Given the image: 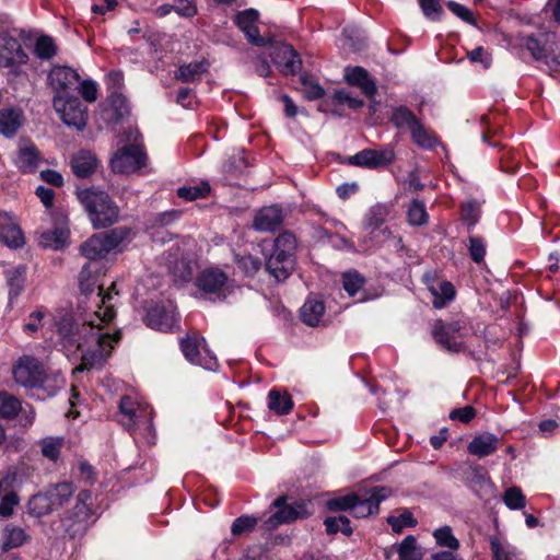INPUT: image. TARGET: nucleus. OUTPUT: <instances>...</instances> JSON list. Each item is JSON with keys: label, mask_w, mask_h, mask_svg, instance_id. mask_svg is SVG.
<instances>
[{"label": "nucleus", "mask_w": 560, "mask_h": 560, "mask_svg": "<svg viewBox=\"0 0 560 560\" xmlns=\"http://www.w3.org/2000/svg\"><path fill=\"white\" fill-rule=\"evenodd\" d=\"M75 196L94 229H107L118 222L119 207L106 191L95 187H78Z\"/></svg>", "instance_id": "1"}, {"label": "nucleus", "mask_w": 560, "mask_h": 560, "mask_svg": "<svg viewBox=\"0 0 560 560\" xmlns=\"http://www.w3.org/2000/svg\"><path fill=\"white\" fill-rule=\"evenodd\" d=\"M100 326H91L90 334L82 340V348H77L81 352V364L78 371L92 370L101 366L110 355L114 345L121 339V331L116 330L113 335L101 331Z\"/></svg>", "instance_id": "2"}, {"label": "nucleus", "mask_w": 560, "mask_h": 560, "mask_svg": "<svg viewBox=\"0 0 560 560\" xmlns=\"http://www.w3.org/2000/svg\"><path fill=\"white\" fill-rule=\"evenodd\" d=\"M101 275H105L103 266H97L96 262H86L82 267L79 276V287L84 295L93 293L97 288V298L100 299V303L97 304L95 315L102 323H110L116 316V311L114 306L109 304V301L112 300L113 294H118V291H116L115 282L110 284L107 291H104L103 283H98Z\"/></svg>", "instance_id": "3"}, {"label": "nucleus", "mask_w": 560, "mask_h": 560, "mask_svg": "<svg viewBox=\"0 0 560 560\" xmlns=\"http://www.w3.org/2000/svg\"><path fill=\"white\" fill-rule=\"evenodd\" d=\"M97 518L93 493L84 489L77 494L75 503L61 518V525L70 538H77L83 536Z\"/></svg>", "instance_id": "4"}, {"label": "nucleus", "mask_w": 560, "mask_h": 560, "mask_svg": "<svg viewBox=\"0 0 560 560\" xmlns=\"http://www.w3.org/2000/svg\"><path fill=\"white\" fill-rule=\"evenodd\" d=\"M288 500L289 497L287 494H281L270 503L269 511L275 510V512L269 517L261 521L260 527L262 530L273 532L280 525L291 524L298 520H305L313 514L310 501L301 499L289 504Z\"/></svg>", "instance_id": "5"}, {"label": "nucleus", "mask_w": 560, "mask_h": 560, "mask_svg": "<svg viewBox=\"0 0 560 560\" xmlns=\"http://www.w3.org/2000/svg\"><path fill=\"white\" fill-rule=\"evenodd\" d=\"M434 341L444 350L452 353L465 351L463 340L466 336V323L460 319L444 322L441 318L434 320L431 329Z\"/></svg>", "instance_id": "6"}, {"label": "nucleus", "mask_w": 560, "mask_h": 560, "mask_svg": "<svg viewBox=\"0 0 560 560\" xmlns=\"http://www.w3.org/2000/svg\"><path fill=\"white\" fill-rule=\"evenodd\" d=\"M143 312V323L153 330L171 332L178 326L176 306L170 301H150L144 305Z\"/></svg>", "instance_id": "7"}, {"label": "nucleus", "mask_w": 560, "mask_h": 560, "mask_svg": "<svg viewBox=\"0 0 560 560\" xmlns=\"http://www.w3.org/2000/svg\"><path fill=\"white\" fill-rule=\"evenodd\" d=\"M52 106L67 126L74 127L77 130H83L86 126L88 108L78 94L54 96Z\"/></svg>", "instance_id": "8"}, {"label": "nucleus", "mask_w": 560, "mask_h": 560, "mask_svg": "<svg viewBox=\"0 0 560 560\" xmlns=\"http://www.w3.org/2000/svg\"><path fill=\"white\" fill-rule=\"evenodd\" d=\"M14 381L26 388H40L46 381L43 363L33 355H22L13 365Z\"/></svg>", "instance_id": "9"}, {"label": "nucleus", "mask_w": 560, "mask_h": 560, "mask_svg": "<svg viewBox=\"0 0 560 560\" xmlns=\"http://www.w3.org/2000/svg\"><path fill=\"white\" fill-rule=\"evenodd\" d=\"M228 284V275L218 267L201 270L195 279L196 288L211 300L224 301L230 293Z\"/></svg>", "instance_id": "10"}, {"label": "nucleus", "mask_w": 560, "mask_h": 560, "mask_svg": "<svg viewBox=\"0 0 560 560\" xmlns=\"http://www.w3.org/2000/svg\"><path fill=\"white\" fill-rule=\"evenodd\" d=\"M179 349L184 358L194 365L212 370V366L217 364L215 357L206 349V339L196 331L179 338Z\"/></svg>", "instance_id": "11"}, {"label": "nucleus", "mask_w": 560, "mask_h": 560, "mask_svg": "<svg viewBox=\"0 0 560 560\" xmlns=\"http://www.w3.org/2000/svg\"><path fill=\"white\" fill-rule=\"evenodd\" d=\"M147 153L138 144H127L118 149L110 159V168L116 174H131L147 164Z\"/></svg>", "instance_id": "12"}, {"label": "nucleus", "mask_w": 560, "mask_h": 560, "mask_svg": "<svg viewBox=\"0 0 560 560\" xmlns=\"http://www.w3.org/2000/svg\"><path fill=\"white\" fill-rule=\"evenodd\" d=\"M270 49V58L278 70L284 75H293L302 68V60L292 45L284 42L275 40L271 36V43L267 45Z\"/></svg>", "instance_id": "13"}, {"label": "nucleus", "mask_w": 560, "mask_h": 560, "mask_svg": "<svg viewBox=\"0 0 560 560\" xmlns=\"http://www.w3.org/2000/svg\"><path fill=\"white\" fill-rule=\"evenodd\" d=\"M80 74L68 66H54L48 72L47 82L52 89L54 96L78 94Z\"/></svg>", "instance_id": "14"}, {"label": "nucleus", "mask_w": 560, "mask_h": 560, "mask_svg": "<svg viewBox=\"0 0 560 560\" xmlns=\"http://www.w3.org/2000/svg\"><path fill=\"white\" fill-rule=\"evenodd\" d=\"M259 13L255 9H246L235 15L234 23L244 33L248 43L255 47H267L271 43V36L260 35L257 26Z\"/></svg>", "instance_id": "15"}, {"label": "nucleus", "mask_w": 560, "mask_h": 560, "mask_svg": "<svg viewBox=\"0 0 560 560\" xmlns=\"http://www.w3.org/2000/svg\"><path fill=\"white\" fill-rule=\"evenodd\" d=\"M27 61L28 56L20 40L8 32L0 33V67L13 68L25 65Z\"/></svg>", "instance_id": "16"}, {"label": "nucleus", "mask_w": 560, "mask_h": 560, "mask_svg": "<svg viewBox=\"0 0 560 560\" xmlns=\"http://www.w3.org/2000/svg\"><path fill=\"white\" fill-rule=\"evenodd\" d=\"M392 494V489L385 486L373 487L368 498H361L357 493L354 506L351 508L352 516L357 518L378 514L380 504Z\"/></svg>", "instance_id": "17"}, {"label": "nucleus", "mask_w": 560, "mask_h": 560, "mask_svg": "<svg viewBox=\"0 0 560 560\" xmlns=\"http://www.w3.org/2000/svg\"><path fill=\"white\" fill-rule=\"evenodd\" d=\"M464 481L479 499H488L493 493L494 483L480 465L470 466L464 472Z\"/></svg>", "instance_id": "18"}, {"label": "nucleus", "mask_w": 560, "mask_h": 560, "mask_svg": "<svg viewBox=\"0 0 560 560\" xmlns=\"http://www.w3.org/2000/svg\"><path fill=\"white\" fill-rule=\"evenodd\" d=\"M94 326L92 322L84 323L81 330L72 317L63 316L57 327L58 334L66 346L82 348V340L90 334V327Z\"/></svg>", "instance_id": "19"}, {"label": "nucleus", "mask_w": 560, "mask_h": 560, "mask_svg": "<svg viewBox=\"0 0 560 560\" xmlns=\"http://www.w3.org/2000/svg\"><path fill=\"white\" fill-rule=\"evenodd\" d=\"M345 81L350 86H355L361 90V92L368 97L371 98L376 95L377 86L374 79L370 75L369 71L360 66H348L345 69Z\"/></svg>", "instance_id": "20"}, {"label": "nucleus", "mask_w": 560, "mask_h": 560, "mask_svg": "<svg viewBox=\"0 0 560 560\" xmlns=\"http://www.w3.org/2000/svg\"><path fill=\"white\" fill-rule=\"evenodd\" d=\"M130 114V107L127 97L113 92L107 98V105L102 110V116L109 125L120 124Z\"/></svg>", "instance_id": "21"}, {"label": "nucleus", "mask_w": 560, "mask_h": 560, "mask_svg": "<svg viewBox=\"0 0 560 560\" xmlns=\"http://www.w3.org/2000/svg\"><path fill=\"white\" fill-rule=\"evenodd\" d=\"M0 243L9 248H20L25 243L20 225L7 212H0Z\"/></svg>", "instance_id": "22"}, {"label": "nucleus", "mask_w": 560, "mask_h": 560, "mask_svg": "<svg viewBox=\"0 0 560 560\" xmlns=\"http://www.w3.org/2000/svg\"><path fill=\"white\" fill-rule=\"evenodd\" d=\"M284 220L283 209L278 205L261 208L254 218L253 226L259 232H275Z\"/></svg>", "instance_id": "23"}, {"label": "nucleus", "mask_w": 560, "mask_h": 560, "mask_svg": "<svg viewBox=\"0 0 560 560\" xmlns=\"http://www.w3.org/2000/svg\"><path fill=\"white\" fill-rule=\"evenodd\" d=\"M359 167L377 170L386 167L395 161V152L393 149L386 148L382 150L363 149L357 153Z\"/></svg>", "instance_id": "24"}, {"label": "nucleus", "mask_w": 560, "mask_h": 560, "mask_svg": "<svg viewBox=\"0 0 560 560\" xmlns=\"http://www.w3.org/2000/svg\"><path fill=\"white\" fill-rule=\"evenodd\" d=\"M70 167L78 178H89L96 172L98 160L93 152L80 150L71 156Z\"/></svg>", "instance_id": "25"}, {"label": "nucleus", "mask_w": 560, "mask_h": 560, "mask_svg": "<svg viewBox=\"0 0 560 560\" xmlns=\"http://www.w3.org/2000/svg\"><path fill=\"white\" fill-rule=\"evenodd\" d=\"M24 124V114L20 107L0 109V135L7 139L14 138Z\"/></svg>", "instance_id": "26"}, {"label": "nucleus", "mask_w": 560, "mask_h": 560, "mask_svg": "<svg viewBox=\"0 0 560 560\" xmlns=\"http://www.w3.org/2000/svg\"><path fill=\"white\" fill-rule=\"evenodd\" d=\"M501 445V439L490 432L476 435L467 445V452L479 458L487 457L497 452Z\"/></svg>", "instance_id": "27"}, {"label": "nucleus", "mask_w": 560, "mask_h": 560, "mask_svg": "<svg viewBox=\"0 0 560 560\" xmlns=\"http://www.w3.org/2000/svg\"><path fill=\"white\" fill-rule=\"evenodd\" d=\"M80 254L89 259L88 262H96L97 266H103V271H106L105 262L102 259L107 256L108 250L101 233H95L83 242L80 246Z\"/></svg>", "instance_id": "28"}, {"label": "nucleus", "mask_w": 560, "mask_h": 560, "mask_svg": "<svg viewBox=\"0 0 560 560\" xmlns=\"http://www.w3.org/2000/svg\"><path fill=\"white\" fill-rule=\"evenodd\" d=\"M80 254L89 259L88 262H96L97 266H103V271H106L105 262L102 259L107 256L108 250L101 233H95L83 242L80 246Z\"/></svg>", "instance_id": "29"}, {"label": "nucleus", "mask_w": 560, "mask_h": 560, "mask_svg": "<svg viewBox=\"0 0 560 560\" xmlns=\"http://www.w3.org/2000/svg\"><path fill=\"white\" fill-rule=\"evenodd\" d=\"M42 155L37 147L28 140L23 147H20L16 154L15 165L23 174H33L38 168Z\"/></svg>", "instance_id": "30"}, {"label": "nucleus", "mask_w": 560, "mask_h": 560, "mask_svg": "<svg viewBox=\"0 0 560 560\" xmlns=\"http://www.w3.org/2000/svg\"><path fill=\"white\" fill-rule=\"evenodd\" d=\"M3 276L9 288V303L12 304L25 289L27 267L19 265L7 268Z\"/></svg>", "instance_id": "31"}, {"label": "nucleus", "mask_w": 560, "mask_h": 560, "mask_svg": "<svg viewBox=\"0 0 560 560\" xmlns=\"http://www.w3.org/2000/svg\"><path fill=\"white\" fill-rule=\"evenodd\" d=\"M343 290L348 293L349 296L355 298L358 302H365L369 300V295L363 290V287L366 283V279L363 275H361L358 270L351 269L345 271L341 276Z\"/></svg>", "instance_id": "32"}, {"label": "nucleus", "mask_w": 560, "mask_h": 560, "mask_svg": "<svg viewBox=\"0 0 560 560\" xmlns=\"http://www.w3.org/2000/svg\"><path fill=\"white\" fill-rule=\"evenodd\" d=\"M388 121L397 130L407 128L409 131L420 121L416 114L406 105L392 106Z\"/></svg>", "instance_id": "33"}, {"label": "nucleus", "mask_w": 560, "mask_h": 560, "mask_svg": "<svg viewBox=\"0 0 560 560\" xmlns=\"http://www.w3.org/2000/svg\"><path fill=\"white\" fill-rule=\"evenodd\" d=\"M208 71L206 61H192L180 65L174 73V78L184 83H195L200 81L201 75Z\"/></svg>", "instance_id": "34"}, {"label": "nucleus", "mask_w": 560, "mask_h": 560, "mask_svg": "<svg viewBox=\"0 0 560 560\" xmlns=\"http://www.w3.org/2000/svg\"><path fill=\"white\" fill-rule=\"evenodd\" d=\"M412 142L424 150H433L440 144L439 137L431 132L420 120L410 131Z\"/></svg>", "instance_id": "35"}, {"label": "nucleus", "mask_w": 560, "mask_h": 560, "mask_svg": "<svg viewBox=\"0 0 560 560\" xmlns=\"http://www.w3.org/2000/svg\"><path fill=\"white\" fill-rule=\"evenodd\" d=\"M460 220L466 225L467 232L471 234L481 218V205L476 199H469L460 205Z\"/></svg>", "instance_id": "36"}, {"label": "nucleus", "mask_w": 560, "mask_h": 560, "mask_svg": "<svg viewBox=\"0 0 560 560\" xmlns=\"http://www.w3.org/2000/svg\"><path fill=\"white\" fill-rule=\"evenodd\" d=\"M429 291L433 295L432 304L434 308L445 307L448 303L454 301L456 296L454 284L447 280L440 282L439 288L429 285Z\"/></svg>", "instance_id": "37"}, {"label": "nucleus", "mask_w": 560, "mask_h": 560, "mask_svg": "<svg viewBox=\"0 0 560 560\" xmlns=\"http://www.w3.org/2000/svg\"><path fill=\"white\" fill-rule=\"evenodd\" d=\"M48 498L54 510L63 506L74 493V487L72 482H59L46 490Z\"/></svg>", "instance_id": "38"}, {"label": "nucleus", "mask_w": 560, "mask_h": 560, "mask_svg": "<svg viewBox=\"0 0 560 560\" xmlns=\"http://www.w3.org/2000/svg\"><path fill=\"white\" fill-rule=\"evenodd\" d=\"M294 402L289 393L281 394L277 389L268 393V408L276 415L283 416L291 412Z\"/></svg>", "instance_id": "39"}, {"label": "nucleus", "mask_w": 560, "mask_h": 560, "mask_svg": "<svg viewBox=\"0 0 560 560\" xmlns=\"http://www.w3.org/2000/svg\"><path fill=\"white\" fill-rule=\"evenodd\" d=\"M50 502L51 501L48 498L46 491L44 493H36L32 495L27 502V513L36 518L43 517L54 511Z\"/></svg>", "instance_id": "40"}, {"label": "nucleus", "mask_w": 560, "mask_h": 560, "mask_svg": "<svg viewBox=\"0 0 560 560\" xmlns=\"http://www.w3.org/2000/svg\"><path fill=\"white\" fill-rule=\"evenodd\" d=\"M132 229L129 226H117L106 232H101L108 253L118 248L125 241L130 240Z\"/></svg>", "instance_id": "41"}, {"label": "nucleus", "mask_w": 560, "mask_h": 560, "mask_svg": "<svg viewBox=\"0 0 560 560\" xmlns=\"http://www.w3.org/2000/svg\"><path fill=\"white\" fill-rule=\"evenodd\" d=\"M325 312V305L322 301H306L301 307V319L304 324L315 327L320 322Z\"/></svg>", "instance_id": "42"}, {"label": "nucleus", "mask_w": 560, "mask_h": 560, "mask_svg": "<svg viewBox=\"0 0 560 560\" xmlns=\"http://www.w3.org/2000/svg\"><path fill=\"white\" fill-rule=\"evenodd\" d=\"M211 186L208 182L202 180L198 185L182 186L177 188L176 196L185 201H195L206 198L210 195Z\"/></svg>", "instance_id": "43"}, {"label": "nucleus", "mask_w": 560, "mask_h": 560, "mask_svg": "<svg viewBox=\"0 0 560 560\" xmlns=\"http://www.w3.org/2000/svg\"><path fill=\"white\" fill-rule=\"evenodd\" d=\"M324 525L327 535H336L340 532L346 536H351L353 533L349 517L342 514L325 517Z\"/></svg>", "instance_id": "44"}, {"label": "nucleus", "mask_w": 560, "mask_h": 560, "mask_svg": "<svg viewBox=\"0 0 560 560\" xmlns=\"http://www.w3.org/2000/svg\"><path fill=\"white\" fill-rule=\"evenodd\" d=\"M429 213L423 201L415 198L407 210V221L411 226H422L428 223Z\"/></svg>", "instance_id": "45"}, {"label": "nucleus", "mask_w": 560, "mask_h": 560, "mask_svg": "<svg viewBox=\"0 0 560 560\" xmlns=\"http://www.w3.org/2000/svg\"><path fill=\"white\" fill-rule=\"evenodd\" d=\"M399 560H422L423 555L417 546L413 535L406 536L397 547Z\"/></svg>", "instance_id": "46"}, {"label": "nucleus", "mask_w": 560, "mask_h": 560, "mask_svg": "<svg viewBox=\"0 0 560 560\" xmlns=\"http://www.w3.org/2000/svg\"><path fill=\"white\" fill-rule=\"evenodd\" d=\"M234 262L237 266V268L244 273L245 277L253 278L261 268L260 258L253 256L250 254H248V255L235 254Z\"/></svg>", "instance_id": "47"}, {"label": "nucleus", "mask_w": 560, "mask_h": 560, "mask_svg": "<svg viewBox=\"0 0 560 560\" xmlns=\"http://www.w3.org/2000/svg\"><path fill=\"white\" fill-rule=\"evenodd\" d=\"M21 410V401L13 395L1 392L0 393V418L13 419Z\"/></svg>", "instance_id": "48"}, {"label": "nucleus", "mask_w": 560, "mask_h": 560, "mask_svg": "<svg viewBox=\"0 0 560 560\" xmlns=\"http://www.w3.org/2000/svg\"><path fill=\"white\" fill-rule=\"evenodd\" d=\"M468 253L470 259L480 265L485 262V257L487 254V242L486 238L481 235H469L468 237Z\"/></svg>", "instance_id": "49"}, {"label": "nucleus", "mask_w": 560, "mask_h": 560, "mask_svg": "<svg viewBox=\"0 0 560 560\" xmlns=\"http://www.w3.org/2000/svg\"><path fill=\"white\" fill-rule=\"evenodd\" d=\"M433 537L440 547H445L450 550H458L460 547L459 540L454 536L452 527L448 525L436 528L433 532Z\"/></svg>", "instance_id": "50"}, {"label": "nucleus", "mask_w": 560, "mask_h": 560, "mask_svg": "<svg viewBox=\"0 0 560 560\" xmlns=\"http://www.w3.org/2000/svg\"><path fill=\"white\" fill-rule=\"evenodd\" d=\"M260 518L254 515H241L236 517L231 526V533L234 536H241L244 534L252 533L259 524Z\"/></svg>", "instance_id": "51"}, {"label": "nucleus", "mask_w": 560, "mask_h": 560, "mask_svg": "<svg viewBox=\"0 0 560 560\" xmlns=\"http://www.w3.org/2000/svg\"><path fill=\"white\" fill-rule=\"evenodd\" d=\"M119 411L121 415L127 417L128 420L124 422V425H126L127 429L131 431L139 421L138 411L133 400L128 396H122L119 401Z\"/></svg>", "instance_id": "52"}, {"label": "nucleus", "mask_w": 560, "mask_h": 560, "mask_svg": "<svg viewBox=\"0 0 560 560\" xmlns=\"http://www.w3.org/2000/svg\"><path fill=\"white\" fill-rule=\"evenodd\" d=\"M357 500V493L351 492L346 495L331 498L326 501V509L329 512H351V508L354 506Z\"/></svg>", "instance_id": "53"}, {"label": "nucleus", "mask_w": 560, "mask_h": 560, "mask_svg": "<svg viewBox=\"0 0 560 560\" xmlns=\"http://www.w3.org/2000/svg\"><path fill=\"white\" fill-rule=\"evenodd\" d=\"M40 445L43 456L49 460L56 462L60 456L63 439L48 436L42 440Z\"/></svg>", "instance_id": "54"}, {"label": "nucleus", "mask_w": 560, "mask_h": 560, "mask_svg": "<svg viewBox=\"0 0 560 560\" xmlns=\"http://www.w3.org/2000/svg\"><path fill=\"white\" fill-rule=\"evenodd\" d=\"M495 547L502 558V560H524V558L521 556V552L517 551V549L511 545H502L500 539L498 537H491L490 538V550L492 555V560H494V551Z\"/></svg>", "instance_id": "55"}, {"label": "nucleus", "mask_w": 560, "mask_h": 560, "mask_svg": "<svg viewBox=\"0 0 560 560\" xmlns=\"http://www.w3.org/2000/svg\"><path fill=\"white\" fill-rule=\"evenodd\" d=\"M67 236V233L62 229L46 231L40 236V244L44 247L60 249L65 246Z\"/></svg>", "instance_id": "56"}, {"label": "nucleus", "mask_w": 560, "mask_h": 560, "mask_svg": "<svg viewBox=\"0 0 560 560\" xmlns=\"http://www.w3.org/2000/svg\"><path fill=\"white\" fill-rule=\"evenodd\" d=\"M388 209L386 206L376 205L366 214V225L373 231L378 230L386 222Z\"/></svg>", "instance_id": "57"}, {"label": "nucleus", "mask_w": 560, "mask_h": 560, "mask_svg": "<svg viewBox=\"0 0 560 560\" xmlns=\"http://www.w3.org/2000/svg\"><path fill=\"white\" fill-rule=\"evenodd\" d=\"M386 521L388 525H390L393 532L397 534L401 533V530L406 527H415L417 525V520L408 510L398 516L390 515Z\"/></svg>", "instance_id": "58"}, {"label": "nucleus", "mask_w": 560, "mask_h": 560, "mask_svg": "<svg viewBox=\"0 0 560 560\" xmlns=\"http://www.w3.org/2000/svg\"><path fill=\"white\" fill-rule=\"evenodd\" d=\"M503 502L510 510H521L526 505V498L518 487H511L503 494Z\"/></svg>", "instance_id": "59"}, {"label": "nucleus", "mask_w": 560, "mask_h": 560, "mask_svg": "<svg viewBox=\"0 0 560 560\" xmlns=\"http://www.w3.org/2000/svg\"><path fill=\"white\" fill-rule=\"evenodd\" d=\"M172 273L175 281H180L183 283L189 282L194 276L192 262L184 258L176 260L172 268Z\"/></svg>", "instance_id": "60"}, {"label": "nucleus", "mask_w": 560, "mask_h": 560, "mask_svg": "<svg viewBox=\"0 0 560 560\" xmlns=\"http://www.w3.org/2000/svg\"><path fill=\"white\" fill-rule=\"evenodd\" d=\"M57 48L51 37L40 36L35 44L34 52L36 57L48 60L56 55Z\"/></svg>", "instance_id": "61"}, {"label": "nucleus", "mask_w": 560, "mask_h": 560, "mask_svg": "<svg viewBox=\"0 0 560 560\" xmlns=\"http://www.w3.org/2000/svg\"><path fill=\"white\" fill-rule=\"evenodd\" d=\"M5 538L2 542V550L9 551L10 549L22 546L26 539L27 535L24 529L20 527H12L7 530Z\"/></svg>", "instance_id": "62"}, {"label": "nucleus", "mask_w": 560, "mask_h": 560, "mask_svg": "<svg viewBox=\"0 0 560 560\" xmlns=\"http://www.w3.org/2000/svg\"><path fill=\"white\" fill-rule=\"evenodd\" d=\"M300 81L304 86V97L307 101H317L325 96V89L317 82H312L307 74H302Z\"/></svg>", "instance_id": "63"}, {"label": "nucleus", "mask_w": 560, "mask_h": 560, "mask_svg": "<svg viewBox=\"0 0 560 560\" xmlns=\"http://www.w3.org/2000/svg\"><path fill=\"white\" fill-rule=\"evenodd\" d=\"M330 103L334 105L347 104L349 108L357 110L364 106V101L358 97H352L343 90H337L334 92Z\"/></svg>", "instance_id": "64"}]
</instances>
